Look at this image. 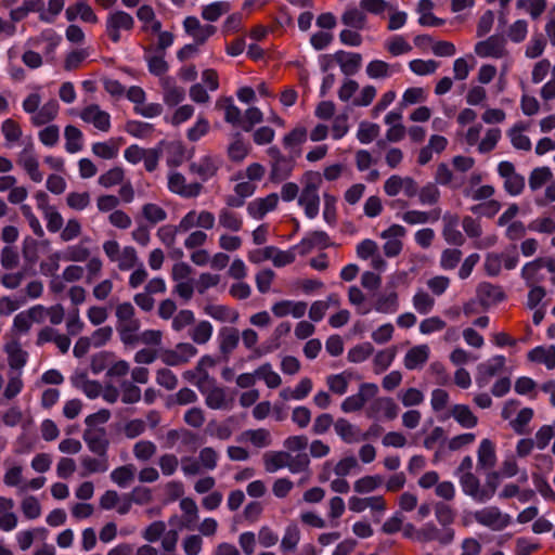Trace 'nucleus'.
<instances>
[{"label":"nucleus","mask_w":555,"mask_h":555,"mask_svg":"<svg viewBox=\"0 0 555 555\" xmlns=\"http://www.w3.org/2000/svg\"><path fill=\"white\" fill-rule=\"evenodd\" d=\"M219 339V349L220 352L224 356L231 353L238 345L240 341V333L235 327L224 326L219 331L218 334Z\"/></svg>","instance_id":"obj_16"},{"label":"nucleus","mask_w":555,"mask_h":555,"mask_svg":"<svg viewBox=\"0 0 555 555\" xmlns=\"http://www.w3.org/2000/svg\"><path fill=\"white\" fill-rule=\"evenodd\" d=\"M374 352V347L371 343L365 341L352 347L347 354V360L351 363H362L367 360Z\"/></svg>","instance_id":"obj_34"},{"label":"nucleus","mask_w":555,"mask_h":555,"mask_svg":"<svg viewBox=\"0 0 555 555\" xmlns=\"http://www.w3.org/2000/svg\"><path fill=\"white\" fill-rule=\"evenodd\" d=\"M41 39L47 42L43 53L52 61L54 59L55 50L62 41V37L55 34L52 29H48L42 33Z\"/></svg>","instance_id":"obj_50"},{"label":"nucleus","mask_w":555,"mask_h":555,"mask_svg":"<svg viewBox=\"0 0 555 555\" xmlns=\"http://www.w3.org/2000/svg\"><path fill=\"white\" fill-rule=\"evenodd\" d=\"M140 328L139 320L119 323L117 331L120 335V340L127 346H133L139 341V336L135 332Z\"/></svg>","instance_id":"obj_26"},{"label":"nucleus","mask_w":555,"mask_h":555,"mask_svg":"<svg viewBox=\"0 0 555 555\" xmlns=\"http://www.w3.org/2000/svg\"><path fill=\"white\" fill-rule=\"evenodd\" d=\"M268 155L272 159L270 179L273 182H280L289 177L293 166L291 159L284 156L278 146L268 149Z\"/></svg>","instance_id":"obj_6"},{"label":"nucleus","mask_w":555,"mask_h":555,"mask_svg":"<svg viewBox=\"0 0 555 555\" xmlns=\"http://www.w3.org/2000/svg\"><path fill=\"white\" fill-rule=\"evenodd\" d=\"M42 308H43L42 306H36V307L29 309L27 314H25L24 312L16 314L13 320V326L18 332L27 333L31 326V320L35 319V315H34L35 311L41 310Z\"/></svg>","instance_id":"obj_51"},{"label":"nucleus","mask_w":555,"mask_h":555,"mask_svg":"<svg viewBox=\"0 0 555 555\" xmlns=\"http://www.w3.org/2000/svg\"><path fill=\"white\" fill-rule=\"evenodd\" d=\"M366 74L372 79L389 77V64L380 60L371 61L366 66Z\"/></svg>","instance_id":"obj_59"},{"label":"nucleus","mask_w":555,"mask_h":555,"mask_svg":"<svg viewBox=\"0 0 555 555\" xmlns=\"http://www.w3.org/2000/svg\"><path fill=\"white\" fill-rule=\"evenodd\" d=\"M38 246H39V243L31 236H26L24 238L22 254H23L25 261H27L30 264H34L37 262V260L39 258Z\"/></svg>","instance_id":"obj_63"},{"label":"nucleus","mask_w":555,"mask_h":555,"mask_svg":"<svg viewBox=\"0 0 555 555\" xmlns=\"http://www.w3.org/2000/svg\"><path fill=\"white\" fill-rule=\"evenodd\" d=\"M218 169L219 165L209 155L203 156L198 163L193 162L190 164V171L197 175L203 182L212 178Z\"/></svg>","instance_id":"obj_15"},{"label":"nucleus","mask_w":555,"mask_h":555,"mask_svg":"<svg viewBox=\"0 0 555 555\" xmlns=\"http://www.w3.org/2000/svg\"><path fill=\"white\" fill-rule=\"evenodd\" d=\"M460 482L463 492L479 503V498H481L482 492L479 479L473 473L467 472L461 477Z\"/></svg>","instance_id":"obj_29"},{"label":"nucleus","mask_w":555,"mask_h":555,"mask_svg":"<svg viewBox=\"0 0 555 555\" xmlns=\"http://www.w3.org/2000/svg\"><path fill=\"white\" fill-rule=\"evenodd\" d=\"M398 295L396 292H391L388 295L379 296L376 299L373 309L379 313L391 314L398 310Z\"/></svg>","instance_id":"obj_33"},{"label":"nucleus","mask_w":555,"mask_h":555,"mask_svg":"<svg viewBox=\"0 0 555 555\" xmlns=\"http://www.w3.org/2000/svg\"><path fill=\"white\" fill-rule=\"evenodd\" d=\"M248 147L242 140L241 134H235L234 141L228 147V155L233 162H242L248 154Z\"/></svg>","instance_id":"obj_45"},{"label":"nucleus","mask_w":555,"mask_h":555,"mask_svg":"<svg viewBox=\"0 0 555 555\" xmlns=\"http://www.w3.org/2000/svg\"><path fill=\"white\" fill-rule=\"evenodd\" d=\"M505 357L496 354L487 360L486 362L479 363L477 366L476 384L479 388L486 387L490 379L498 375L505 366Z\"/></svg>","instance_id":"obj_5"},{"label":"nucleus","mask_w":555,"mask_h":555,"mask_svg":"<svg viewBox=\"0 0 555 555\" xmlns=\"http://www.w3.org/2000/svg\"><path fill=\"white\" fill-rule=\"evenodd\" d=\"M156 444L150 440H140L133 446V454L139 461H149L156 453Z\"/></svg>","instance_id":"obj_48"},{"label":"nucleus","mask_w":555,"mask_h":555,"mask_svg":"<svg viewBox=\"0 0 555 555\" xmlns=\"http://www.w3.org/2000/svg\"><path fill=\"white\" fill-rule=\"evenodd\" d=\"M450 416L464 428H473L477 425V417L473 414L468 405L455 404L450 413L439 416L440 422L447 421Z\"/></svg>","instance_id":"obj_14"},{"label":"nucleus","mask_w":555,"mask_h":555,"mask_svg":"<svg viewBox=\"0 0 555 555\" xmlns=\"http://www.w3.org/2000/svg\"><path fill=\"white\" fill-rule=\"evenodd\" d=\"M435 305V300L430 297V295L424 291H418L413 296V306L416 311L421 314H427L431 311Z\"/></svg>","instance_id":"obj_52"},{"label":"nucleus","mask_w":555,"mask_h":555,"mask_svg":"<svg viewBox=\"0 0 555 555\" xmlns=\"http://www.w3.org/2000/svg\"><path fill=\"white\" fill-rule=\"evenodd\" d=\"M336 434L346 442L360 441V429L349 423L346 418H338L334 424Z\"/></svg>","instance_id":"obj_24"},{"label":"nucleus","mask_w":555,"mask_h":555,"mask_svg":"<svg viewBox=\"0 0 555 555\" xmlns=\"http://www.w3.org/2000/svg\"><path fill=\"white\" fill-rule=\"evenodd\" d=\"M475 520L493 530H503L511 524V516L502 514L496 506L486 507L474 513Z\"/></svg>","instance_id":"obj_2"},{"label":"nucleus","mask_w":555,"mask_h":555,"mask_svg":"<svg viewBox=\"0 0 555 555\" xmlns=\"http://www.w3.org/2000/svg\"><path fill=\"white\" fill-rule=\"evenodd\" d=\"M298 205L304 207L308 219H314L319 215L320 196L314 186H304L298 198Z\"/></svg>","instance_id":"obj_13"},{"label":"nucleus","mask_w":555,"mask_h":555,"mask_svg":"<svg viewBox=\"0 0 555 555\" xmlns=\"http://www.w3.org/2000/svg\"><path fill=\"white\" fill-rule=\"evenodd\" d=\"M74 386L80 387L89 399H96L102 392V385L98 380H90L86 373H81L73 380Z\"/></svg>","instance_id":"obj_28"},{"label":"nucleus","mask_w":555,"mask_h":555,"mask_svg":"<svg viewBox=\"0 0 555 555\" xmlns=\"http://www.w3.org/2000/svg\"><path fill=\"white\" fill-rule=\"evenodd\" d=\"M506 40L499 35L490 36L475 46V52L480 57H501L504 53Z\"/></svg>","instance_id":"obj_8"},{"label":"nucleus","mask_w":555,"mask_h":555,"mask_svg":"<svg viewBox=\"0 0 555 555\" xmlns=\"http://www.w3.org/2000/svg\"><path fill=\"white\" fill-rule=\"evenodd\" d=\"M440 196V190L434 182H427L418 192V201L422 205H436L439 202Z\"/></svg>","instance_id":"obj_35"},{"label":"nucleus","mask_w":555,"mask_h":555,"mask_svg":"<svg viewBox=\"0 0 555 555\" xmlns=\"http://www.w3.org/2000/svg\"><path fill=\"white\" fill-rule=\"evenodd\" d=\"M528 359L531 362L543 363L548 370L555 369V347L545 349L543 346H537L528 352Z\"/></svg>","instance_id":"obj_22"},{"label":"nucleus","mask_w":555,"mask_h":555,"mask_svg":"<svg viewBox=\"0 0 555 555\" xmlns=\"http://www.w3.org/2000/svg\"><path fill=\"white\" fill-rule=\"evenodd\" d=\"M533 410L531 408L521 409L516 418L511 422V426L514 431L518 435H525L526 426L530 423L533 417Z\"/></svg>","instance_id":"obj_46"},{"label":"nucleus","mask_w":555,"mask_h":555,"mask_svg":"<svg viewBox=\"0 0 555 555\" xmlns=\"http://www.w3.org/2000/svg\"><path fill=\"white\" fill-rule=\"evenodd\" d=\"M429 348L427 345L414 346L405 353L404 366L408 370H416L427 362Z\"/></svg>","instance_id":"obj_17"},{"label":"nucleus","mask_w":555,"mask_h":555,"mask_svg":"<svg viewBox=\"0 0 555 555\" xmlns=\"http://www.w3.org/2000/svg\"><path fill=\"white\" fill-rule=\"evenodd\" d=\"M81 119L86 122L93 124V126L101 131H108L111 128L109 114L102 111L96 104L86 107L81 113Z\"/></svg>","instance_id":"obj_11"},{"label":"nucleus","mask_w":555,"mask_h":555,"mask_svg":"<svg viewBox=\"0 0 555 555\" xmlns=\"http://www.w3.org/2000/svg\"><path fill=\"white\" fill-rule=\"evenodd\" d=\"M133 27L134 18L125 11L117 10L107 15L106 34L114 43L120 41V30L130 31Z\"/></svg>","instance_id":"obj_1"},{"label":"nucleus","mask_w":555,"mask_h":555,"mask_svg":"<svg viewBox=\"0 0 555 555\" xmlns=\"http://www.w3.org/2000/svg\"><path fill=\"white\" fill-rule=\"evenodd\" d=\"M125 130L134 138L144 139L153 132L154 126L140 120H128Z\"/></svg>","instance_id":"obj_38"},{"label":"nucleus","mask_w":555,"mask_h":555,"mask_svg":"<svg viewBox=\"0 0 555 555\" xmlns=\"http://www.w3.org/2000/svg\"><path fill=\"white\" fill-rule=\"evenodd\" d=\"M255 374L257 375V378L263 379L266 385L271 389L278 388L282 383L280 375L272 370L270 363L260 365L255 371Z\"/></svg>","instance_id":"obj_36"},{"label":"nucleus","mask_w":555,"mask_h":555,"mask_svg":"<svg viewBox=\"0 0 555 555\" xmlns=\"http://www.w3.org/2000/svg\"><path fill=\"white\" fill-rule=\"evenodd\" d=\"M477 464L480 468L489 469L496 463L495 446L490 439H482L478 448Z\"/></svg>","instance_id":"obj_19"},{"label":"nucleus","mask_w":555,"mask_h":555,"mask_svg":"<svg viewBox=\"0 0 555 555\" xmlns=\"http://www.w3.org/2000/svg\"><path fill=\"white\" fill-rule=\"evenodd\" d=\"M279 203V196L276 193H271L263 198H257L250 202L247 206V212L254 219L260 220L269 211L276 208Z\"/></svg>","instance_id":"obj_12"},{"label":"nucleus","mask_w":555,"mask_h":555,"mask_svg":"<svg viewBox=\"0 0 555 555\" xmlns=\"http://www.w3.org/2000/svg\"><path fill=\"white\" fill-rule=\"evenodd\" d=\"M8 353L9 366L11 370H22L28 360V352L21 348L18 341H12L4 346Z\"/></svg>","instance_id":"obj_18"},{"label":"nucleus","mask_w":555,"mask_h":555,"mask_svg":"<svg viewBox=\"0 0 555 555\" xmlns=\"http://www.w3.org/2000/svg\"><path fill=\"white\" fill-rule=\"evenodd\" d=\"M168 189L170 192L181 197L195 198L202 193L203 184L199 182L186 184V180L182 173L171 172L168 177Z\"/></svg>","instance_id":"obj_4"},{"label":"nucleus","mask_w":555,"mask_h":555,"mask_svg":"<svg viewBox=\"0 0 555 555\" xmlns=\"http://www.w3.org/2000/svg\"><path fill=\"white\" fill-rule=\"evenodd\" d=\"M143 217L152 224H156L166 220L167 212L164 208L156 204L147 203L142 207Z\"/></svg>","instance_id":"obj_49"},{"label":"nucleus","mask_w":555,"mask_h":555,"mask_svg":"<svg viewBox=\"0 0 555 555\" xmlns=\"http://www.w3.org/2000/svg\"><path fill=\"white\" fill-rule=\"evenodd\" d=\"M59 109V102L55 99H51L31 117V121L35 126L46 125L57 116Z\"/></svg>","instance_id":"obj_20"},{"label":"nucleus","mask_w":555,"mask_h":555,"mask_svg":"<svg viewBox=\"0 0 555 555\" xmlns=\"http://www.w3.org/2000/svg\"><path fill=\"white\" fill-rule=\"evenodd\" d=\"M366 21V15L361 8H348L341 15V23L357 30L364 29Z\"/></svg>","instance_id":"obj_21"},{"label":"nucleus","mask_w":555,"mask_h":555,"mask_svg":"<svg viewBox=\"0 0 555 555\" xmlns=\"http://www.w3.org/2000/svg\"><path fill=\"white\" fill-rule=\"evenodd\" d=\"M231 7L229 2L215 1L203 7L202 17L208 22H216L220 18L221 15L228 13Z\"/></svg>","instance_id":"obj_31"},{"label":"nucleus","mask_w":555,"mask_h":555,"mask_svg":"<svg viewBox=\"0 0 555 555\" xmlns=\"http://www.w3.org/2000/svg\"><path fill=\"white\" fill-rule=\"evenodd\" d=\"M204 311L207 315L220 322L230 321L235 323L238 320V312L223 305H207Z\"/></svg>","instance_id":"obj_23"},{"label":"nucleus","mask_w":555,"mask_h":555,"mask_svg":"<svg viewBox=\"0 0 555 555\" xmlns=\"http://www.w3.org/2000/svg\"><path fill=\"white\" fill-rule=\"evenodd\" d=\"M135 467L127 464L115 468L111 473V479L120 488H127L134 478Z\"/></svg>","instance_id":"obj_32"},{"label":"nucleus","mask_w":555,"mask_h":555,"mask_svg":"<svg viewBox=\"0 0 555 555\" xmlns=\"http://www.w3.org/2000/svg\"><path fill=\"white\" fill-rule=\"evenodd\" d=\"M291 454L285 451L267 452L263 455L264 468L268 473H275L279 469L286 467Z\"/></svg>","instance_id":"obj_25"},{"label":"nucleus","mask_w":555,"mask_h":555,"mask_svg":"<svg viewBox=\"0 0 555 555\" xmlns=\"http://www.w3.org/2000/svg\"><path fill=\"white\" fill-rule=\"evenodd\" d=\"M435 515L438 522L444 528H449L448 526L454 521L455 516L453 509L442 502L436 503Z\"/></svg>","instance_id":"obj_60"},{"label":"nucleus","mask_w":555,"mask_h":555,"mask_svg":"<svg viewBox=\"0 0 555 555\" xmlns=\"http://www.w3.org/2000/svg\"><path fill=\"white\" fill-rule=\"evenodd\" d=\"M89 450L98 456H108L107 450L109 440L106 437V430L103 427L96 429L87 428L82 435Z\"/></svg>","instance_id":"obj_7"},{"label":"nucleus","mask_w":555,"mask_h":555,"mask_svg":"<svg viewBox=\"0 0 555 555\" xmlns=\"http://www.w3.org/2000/svg\"><path fill=\"white\" fill-rule=\"evenodd\" d=\"M501 209V204L500 202L495 201V199H489L487 202H483V203H480V204H477V205H473L469 210L478 216V217H487V218H492L494 217Z\"/></svg>","instance_id":"obj_42"},{"label":"nucleus","mask_w":555,"mask_h":555,"mask_svg":"<svg viewBox=\"0 0 555 555\" xmlns=\"http://www.w3.org/2000/svg\"><path fill=\"white\" fill-rule=\"evenodd\" d=\"M409 67L414 74L425 76L435 73L438 68V63L434 60L424 61L415 59L409 63Z\"/></svg>","instance_id":"obj_54"},{"label":"nucleus","mask_w":555,"mask_h":555,"mask_svg":"<svg viewBox=\"0 0 555 555\" xmlns=\"http://www.w3.org/2000/svg\"><path fill=\"white\" fill-rule=\"evenodd\" d=\"M206 405L212 410H220L227 406V395L222 387L210 389L205 399Z\"/></svg>","instance_id":"obj_40"},{"label":"nucleus","mask_w":555,"mask_h":555,"mask_svg":"<svg viewBox=\"0 0 555 555\" xmlns=\"http://www.w3.org/2000/svg\"><path fill=\"white\" fill-rule=\"evenodd\" d=\"M212 325L208 321H201L192 331L191 338L198 345L206 344L212 335Z\"/></svg>","instance_id":"obj_43"},{"label":"nucleus","mask_w":555,"mask_h":555,"mask_svg":"<svg viewBox=\"0 0 555 555\" xmlns=\"http://www.w3.org/2000/svg\"><path fill=\"white\" fill-rule=\"evenodd\" d=\"M81 465L86 470L81 474L82 477L89 474L105 473L108 469V456H98L95 459L86 455L81 459Z\"/></svg>","instance_id":"obj_30"},{"label":"nucleus","mask_w":555,"mask_h":555,"mask_svg":"<svg viewBox=\"0 0 555 555\" xmlns=\"http://www.w3.org/2000/svg\"><path fill=\"white\" fill-rule=\"evenodd\" d=\"M90 256V250L82 244L70 245L64 251L62 258L65 261L82 262Z\"/></svg>","instance_id":"obj_44"},{"label":"nucleus","mask_w":555,"mask_h":555,"mask_svg":"<svg viewBox=\"0 0 555 555\" xmlns=\"http://www.w3.org/2000/svg\"><path fill=\"white\" fill-rule=\"evenodd\" d=\"M454 539V530L444 528L440 530L434 522H426L417 530L415 540L422 543L438 541L442 545H449Z\"/></svg>","instance_id":"obj_3"},{"label":"nucleus","mask_w":555,"mask_h":555,"mask_svg":"<svg viewBox=\"0 0 555 555\" xmlns=\"http://www.w3.org/2000/svg\"><path fill=\"white\" fill-rule=\"evenodd\" d=\"M164 55L165 53L145 57L149 72L156 77L163 76L169 69L168 63L165 61Z\"/></svg>","instance_id":"obj_58"},{"label":"nucleus","mask_w":555,"mask_h":555,"mask_svg":"<svg viewBox=\"0 0 555 555\" xmlns=\"http://www.w3.org/2000/svg\"><path fill=\"white\" fill-rule=\"evenodd\" d=\"M120 386L122 390L121 401L124 403L133 404L140 401L141 389L138 386L129 380H124Z\"/></svg>","instance_id":"obj_57"},{"label":"nucleus","mask_w":555,"mask_h":555,"mask_svg":"<svg viewBox=\"0 0 555 555\" xmlns=\"http://www.w3.org/2000/svg\"><path fill=\"white\" fill-rule=\"evenodd\" d=\"M219 223L223 228L234 232L240 231L242 228V220L238 218V216L225 208H223L219 214Z\"/></svg>","instance_id":"obj_56"},{"label":"nucleus","mask_w":555,"mask_h":555,"mask_svg":"<svg viewBox=\"0 0 555 555\" xmlns=\"http://www.w3.org/2000/svg\"><path fill=\"white\" fill-rule=\"evenodd\" d=\"M501 139V130L499 128L489 129L478 145V151L482 154L491 152Z\"/></svg>","instance_id":"obj_61"},{"label":"nucleus","mask_w":555,"mask_h":555,"mask_svg":"<svg viewBox=\"0 0 555 555\" xmlns=\"http://www.w3.org/2000/svg\"><path fill=\"white\" fill-rule=\"evenodd\" d=\"M64 137L66 140V152L74 154L82 150V132L80 129L73 125L65 127Z\"/></svg>","instance_id":"obj_27"},{"label":"nucleus","mask_w":555,"mask_h":555,"mask_svg":"<svg viewBox=\"0 0 555 555\" xmlns=\"http://www.w3.org/2000/svg\"><path fill=\"white\" fill-rule=\"evenodd\" d=\"M300 540V532L296 525H291L285 529V533L281 541V550L286 552H293L296 550L297 544Z\"/></svg>","instance_id":"obj_39"},{"label":"nucleus","mask_w":555,"mask_h":555,"mask_svg":"<svg viewBox=\"0 0 555 555\" xmlns=\"http://www.w3.org/2000/svg\"><path fill=\"white\" fill-rule=\"evenodd\" d=\"M383 481L379 475L364 476L354 482L353 489L358 493H370L382 486Z\"/></svg>","instance_id":"obj_41"},{"label":"nucleus","mask_w":555,"mask_h":555,"mask_svg":"<svg viewBox=\"0 0 555 555\" xmlns=\"http://www.w3.org/2000/svg\"><path fill=\"white\" fill-rule=\"evenodd\" d=\"M477 297L483 308L496 305L505 299V294L501 286L489 282H481L477 286Z\"/></svg>","instance_id":"obj_10"},{"label":"nucleus","mask_w":555,"mask_h":555,"mask_svg":"<svg viewBox=\"0 0 555 555\" xmlns=\"http://www.w3.org/2000/svg\"><path fill=\"white\" fill-rule=\"evenodd\" d=\"M124 177V169L121 167H114L100 176L99 183L104 188H111L121 183Z\"/></svg>","instance_id":"obj_55"},{"label":"nucleus","mask_w":555,"mask_h":555,"mask_svg":"<svg viewBox=\"0 0 555 555\" xmlns=\"http://www.w3.org/2000/svg\"><path fill=\"white\" fill-rule=\"evenodd\" d=\"M462 258V251L457 248L444 249L441 254L440 266L444 270L454 269Z\"/></svg>","instance_id":"obj_62"},{"label":"nucleus","mask_w":555,"mask_h":555,"mask_svg":"<svg viewBox=\"0 0 555 555\" xmlns=\"http://www.w3.org/2000/svg\"><path fill=\"white\" fill-rule=\"evenodd\" d=\"M379 133L377 124L361 122L357 132V139L362 144L371 143Z\"/></svg>","instance_id":"obj_53"},{"label":"nucleus","mask_w":555,"mask_h":555,"mask_svg":"<svg viewBox=\"0 0 555 555\" xmlns=\"http://www.w3.org/2000/svg\"><path fill=\"white\" fill-rule=\"evenodd\" d=\"M552 179V171L548 167H537L529 176V188L532 191L541 189L546 182Z\"/></svg>","instance_id":"obj_37"},{"label":"nucleus","mask_w":555,"mask_h":555,"mask_svg":"<svg viewBox=\"0 0 555 555\" xmlns=\"http://www.w3.org/2000/svg\"><path fill=\"white\" fill-rule=\"evenodd\" d=\"M500 486V474L498 472H490L487 475L486 486L481 489V498H479V503H486L489 501L495 493L498 487Z\"/></svg>","instance_id":"obj_47"},{"label":"nucleus","mask_w":555,"mask_h":555,"mask_svg":"<svg viewBox=\"0 0 555 555\" xmlns=\"http://www.w3.org/2000/svg\"><path fill=\"white\" fill-rule=\"evenodd\" d=\"M113 357L114 353L109 351H100L93 354L90 364L92 373L100 374L101 372H103L107 367Z\"/></svg>","instance_id":"obj_64"},{"label":"nucleus","mask_w":555,"mask_h":555,"mask_svg":"<svg viewBox=\"0 0 555 555\" xmlns=\"http://www.w3.org/2000/svg\"><path fill=\"white\" fill-rule=\"evenodd\" d=\"M380 412L384 413L387 420L392 421L398 416L399 406L392 398L380 397L371 402L366 410V416L369 418H377Z\"/></svg>","instance_id":"obj_9"}]
</instances>
